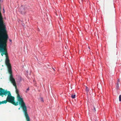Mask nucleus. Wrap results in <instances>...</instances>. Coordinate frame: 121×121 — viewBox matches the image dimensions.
<instances>
[{"label":"nucleus","mask_w":121,"mask_h":121,"mask_svg":"<svg viewBox=\"0 0 121 121\" xmlns=\"http://www.w3.org/2000/svg\"><path fill=\"white\" fill-rule=\"evenodd\" d=\"M7 102H8V101L7 100V99H6V100L2 101L1 102L0 101V104H6Z\"/></svg>","instance_id":"nucleus-6"},{"label":"nucleus","mask_w":121,"mask_h":121,"mask_svg":"<svg viewBox=\"0 0 121 121\" xmlns=\"http://www.w3.org/2000/svg\"><path fill=\"white\" fill-rule=\"evenodd\" d=\"M15 84H16V85H15H15L14 86V85L13 84V83H12L13 84L14 86H15V88L16 89V93L17 94H18V90L17 89V88L16 85V83L15 82Z\"/></svg>","instance_id":"nucleus-7"},{"label":"nucleus","mask_w":121,"mask_h":121,"mask_svg":"<svg viewBox=\"0 0 121 121\" xmlns=\"http://www.w3.org/2000/svg\"><path fill=\"white\" fill-rule=\"evenodd\" d=\"M119 101H121V95H120L119 97Z\"/></svg>","instance_id":"nucleus-12"},{"label":"nucleus","mask_w":121,"mask_h":121,"mask_svg":"<svg viewBox=\"0 0 121 121\" xmlns=\"http://www.w3.org/2000/svg\"><path fill=\"white\" fill-rule=\"evenodd\" d=\"M94 110H95V112L96 111V110H95V108L94 107Z\"/></svg>","instance_id":"nucleus-15"},{"label":"nucleus","mask_w":121,"mask_h":121,"mask_svg":"<svg viewBox=\"0 0 121 121\" xmlns=\"http://www.w3.org/2000/svg\"><path fill=\"white\" fill-rule=\"evenodd\" d=\"M40 101H41V102H43V99L42 98H41V97L40 98Z\"/></svg>","instance_id":"nucleus-11"},{"label":"nucleus","mask_w":121,"mask_h":121,"mask_svg":"<svg viewBox=\"0 0 121 121\" xmlns=\"http://www.w3.org/2000/svg\"><path fill=\"white\" fill-rule=\"evenodd\" d=\"M20 108H18V109L19 110H20Z\"/></svg>","instance_id":"nucleus-17"},{"label":"nucleus","mask_w":121,"mask_h":121,"mask_svg":"<svg viewBox=\"0 0 121 121\" xmlns=\"http://www.w3.org/2000/svg\"><path fill=\"white\" fill-rule=\"evenodd\" d=\"M17 98L19 104L23 110L26 121H30V118L27 112L26 107L24 102L23 98H21L19 94H17Z\"/></svg>","instance_id":"nucleus-3"},{"label":"nucleus","mask_w":121,"mask_h":121,"mask_svg":"<svg viewBox=\"0 0 121 121\" xmlns=\"http://www.w3.org/2000/svg\"><path fill=\"white\" fill-rule=\"evenodd\" d=\"M75 96H76V95H71V97L72 98L74 99L75 98Z\"/></svg>","instance_id":"nucleus-9"},{"label":"nucleus","mask_w":121,"mask_h":121,"mask_svg":"<svg viewBox=\"0 0 121 121\" xmlns=\"http://www.w3.org/2000/svg\"><path fill=\"white\" fill-rule=\"evenodd\" d=\"M116 88L117 89H118L119 86L118 84V83L116 85Z\"/></svg>","instance_id":"nucleus-10"},{"label":"nucleus","mask_w":121,"mask_h":121,"mask_svg":"<svg viewBox=\"0 0 121 121\" xmlns=\"http://www.w3.org/2000/svg\"><path fill=\"white\" fill-rule=\"evenodd\" d=\"M10 41H11V40H10Z\"/></svg>","instance_id":"nucleus-19"},{"label":"nucleus","mask_w":121,"mask_h":121,"mask_svg":"<svg viewBox=\"0 0 121 121\" xmlns=\"http://www.w3.org/2000/svg\"><path fill=\"white\" fill-rule=\"evenodd\" d=\"M7 94L8 96L7 98L8 102L10 103L15 106L17 105L18 104L17 102L16 103L14 100L15 98L12 96L10 91L4 90L1 88H0V95L3 97L4 95L6 96Z\"/></svg>","instance_id":"nucleus-2"},{"label":"nucleus","mask_w":121,"mask_h":121,"mask_svg":"<svg viewBox=\"0 0 121 121\" xmlns=\"http://www.w3.org/2000/svg\"><path fill=\"white\" fill-rule=\"evenodd\" d=\"M29 90V88H28L26 90V92H27V91H28Z\"/></svg>","instance_id":"nucleus-13"},{"label":"nucleus","mask_w":121,"mask_h":121,"mask_svg":"<svg viewBox=\"0 0 121 121\" xmlns=\"http://www.w3.org/2000/svg\"><path fill=\"white\" fill-rule=\"evenodd\" d=\"M6 59L5 61V64L7 67L9 73L10 74L9 79L12 83L15 85H16L15 80L13 78L12 74V71L11 69V66L9 63V59L8 56L6 57Z\"/></svg>","instance_id":"nucleus-4"},{"label":"nucleus","mask_w":121,"mask_h":121,"mask_svg":"<svg viewBox=\"0 0 121 121\" xmlns=\"http://www.w3.org/2000/svg\"><path fill=\"white\" fill-rule=\"evenodd\" d=\"M3 10L4 11V9H3Z\"/></svg>","instance_id":"nucleus-18"},{"label":"nucleus","mask_w":121,"mask_h":121,"mask_svg":"<svg viewBox=\"0 0 121 121\" xmlns=\"http://www.w3.org/2000/svg\"><path fill=\"white\" fill-rule=\"evenodd\" d=\"M9 38L6 28L0 29V52L1 55L8 56L7 48V42Z\"/></svg>","instance_id":"nucleus-1"},{"label":"nucleus","mask_w":121,"mask_h":121,"mask_svg":"<svg viewBox=\"0 0 121 121\" xmlns=\"http://www.w3.org/2000/svg\"><path fill=\"white\" fill-rule=\"evenodd\" d=\"M120 81V79H118V82H119Z\"/></svg>","instance_id":"nucleus-14"},{"label":"nucleus","mask_w":121,"mask_h":121,"mask_svg":"<svg viewBox=\"0 0 121 121\" xmlns=\"http://www.w3.org/2000/svg\"><path fill=\"white\" fill-rule=\"evenodd\" d=\"M86 92L87 94H88V93L89 91V88L87 87H86Z\"/></svg>","instance_id":"nucleus-8"},{"label":"nucleus","mask_w":121,"mask_h":121,"mask_svg":"<svg viewBox=\"0 0 121 121\" xmlns=\"http://www.w3.org/2000/svg\"><path fill=\"white\" fill-rule=\"evenodd\" d=\"M30 8L28 6H25L23 8L22 7L19 10V12L22 14H24L26 12L29 10Z\"/></svg>","instance_id":"nucleus-5"},{"label":"nucleus","mask_w":121,"mask_h":121,"mask_svg":"<svg viewBox=\"0 0 121 121\" xmlns=\"http://www.w3.org/2000/svg\"><path fill=\"white\" fill-rule=\"evenodd\" d=\"M53 69L54 70V71H55V70L54 69V68H53Z\"/></svg>","instance_id":"nucleus-16"}]
</instances>
